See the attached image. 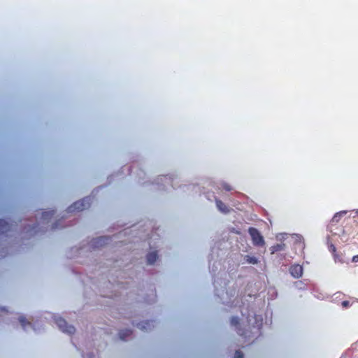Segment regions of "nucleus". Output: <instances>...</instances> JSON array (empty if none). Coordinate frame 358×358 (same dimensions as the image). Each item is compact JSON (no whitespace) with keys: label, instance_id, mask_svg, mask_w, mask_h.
<instances>
[{"label":"nucleus","instance_id":"f257e3e1","mask_svg":"<svg viewBox=\"0 0 358 358\" xmlns=\"http://www.w3.org/2000/svg\"><path fill=\"white\" fill-rule=\"evenodd\" d=\"M91 199L90 197H85L81 200L74 202L72 205L69 206L67 208L68 213H76L80 212L90 207Z\"/></svg>","mask_w":358,"mask_h":358},{"label":"nucleus","instance_id":"f03ea898","mask_svg":"<svg viewBox=\"0 0 358 358\" xmlns=\"http://www.w3.org/2000/svg\"><path fill=\"white\" fill-rule=\"evenodd\" d=\"M55 324L57 325L59 329L64 333L68 334H73L76 331V329L73 326L69 324L62 317H58L55 318Z\"/></svg>","mask_w":358,"mask_h":358},{"label":"nucleus","instance_id":"7ed1b4c3","mask_svg":"<svg viewBox=\"0 0 358 358\" xmlns=\"http://www.w3.org/2000/svg\"><path fill=\"white\" fill-rule=\"evenodd\" d=\"M248 232L251 236L252 243L256 246H264L265 244L263 236L258 229L255 227H250Z\"/></svg>","mask_w":358,"mask_h":358},{"label":"nucleus","instance_id":"20e7f679","mask_svg":"<svg viewBox=\"0 0 358 358\" xmlns=\"http://www.w3.org/2000/svg\"><path fill=\"white\" fill-rule=\"evenodd\" d=\"M290 274L295 278H299L302 276L303 267L299 264L292 265L289 268Z\"/></svg>","mask_w":358,"mask_h":358},{"label":"nucleus","instance_id":"39448f33","mask_svg":"<svg viewBox=\"0 0 358 358\" xmlns=\"http://www.w3.org/2000/svg\"><path fill=\"white\" fill-rule=\"evenodd\" d=\"M110 238L108 236H101L97 238L93 239L92 245L94 248H99L107 244Z\"/></svg>","mask_w":358,"mask_h":358},{"label":"nucleus","instance_id":"423d86ee","mask_svg":"<svg viewBox=\"0 0 358 358\" xmlns=\"http://www.w3.org/2000/svg\"><path fill=\"white\" fill-rule=\"evenodd\" d=\"M153 320H146L138 324V327L142 331H149L154 327Z\"/></svg>","mask_w":358,"mask_h":358},{"label":"nucleus","instance_id":"0eeeda50","mask_svg":"<svg viewBox=\"0 0 358 358\" xmlns=\"http://www.w3.org/2000/svg\"><path fill=\"white\" fill-rule=\"evenodd\" d=\"M216 206L218 210L222 213L227 214L229 213L231 210L230 208L224 203L220 199H215Z\"/></svg>","mask_w":358,"mask_h":358},{"label":"nucleus","instance_id":"6e6552de","mask_svg":"<svg viewBox=\"0 0 358 358\" xmlns=\"http://www.w3.org/2000/svg\"><path fill=\"white\" fill-rule=\"evenodd\" d=\"M11 229V225L3 219H0V235H3L9 231Z\"/></svg>","mask_w":358,"mask_h":358},{"label":"nucleus","instance_id":"1a4fd4ad","mask_svg":"<svg viewBox=\"0 0 358 358\" xmlns=\"http://www.w3.org/2000/svg\"><path fill=\"white\" fill-rule=\"evenodd\" d=\"M55 210H45L41 213V220L43 222H48L55 215Z\"/></svg>","mask_w":358,"mask_h":358},{"label":"nucleus","instance_id":"9d476101","mask_svg":"<svg viewBox=\"0 0 358 358\" xmlns=\"http://www.w3.org/2000/svg\"><path fill=\"white\" fill-rule=\"evenodd\" d=\"M286 248V245L285 243H278V244H275L274 245H272L269 250H270V252H271V254H274L277 252H279V251H282L285 249Z\"/></svg>","mask_w":358,"mask_h":358},{"label":"nucleus","instance_id":"9b49d317","mask_svg":"<svg viewBox=\"0 0 358 358\" xmlns=\"http://www.w3.org/2000/svg\"><path fill=\"white\" fill-rule=\"evenodd\" d=\"M158 259L157 252H151L147 255V262L148 264H153Z\"/></svg>","mask_w":358,"mask_h":358},{"label":"nucleus","instance_id":"f8f14e48","mask_svg":"<svg viewBox=\"0 0 358 358\" xmlns=\"http://www.w3.org/2000/svg\"><path fill=\"white\" fill-rule=\"evenodd\" d=\"M133 334V331L131 329H123L119 332L120 338L122 341H126L127 338L131 336Z\"/></svg>","mask_w":358,"mask_h":358},{"label":"nucleus","instance_id":"ddd939ff","mask_svg":"<svg viewBox=\"0 0 358 358\" xmlns=\"http://www.w3.org/2000/svg\"><path fill=\"white\" fill-rule=\"evenodd\" d=\"M19 321H20V324H21V325L22 326L23 328H26L27 326H31V322L27 321L26 317H24V316H20L19 317Z\"/></svg>","mask_w":358,"mask_h":358},{"label":"nucleus","instance_id":"4468645a","mask_svg":"<svg viewBox=\"0 0 358 358\" xmlns=\"http://www.w3.org/2000/svg\"><path fill=\"white\" fill-rule=\"evenodd\" d=\"M246 262L252 264H256L258 263V259L255 257H251L249 255L245 256Z\"/></svg>","mask_w":358,"mask_h":358},{"label":"nucleus","instance_id":"2eb2a0df","mask_svg":"<svg viewBox=\"0 0 358 358\" xmlns=\"http://www.w3.org/2000/svg\"><path fill=\"white\" fill-rule=\"evenodd\" d=\"M231 324L234 327H238L239 325V318L238 317H232L231 318Z\"/></svg>","mask_w":358,"mask_h":358},{"label":"nucleus","instance_id":"dca6fc26","mask_svg":"<svg viewBox=\"0 0 358 358\" xmlns=\"http://www.w3.org/2000/svg\"><path fill=\"white\" fill-rule=\"evenodd\" d=\"M221 186H222V188L223 189H224V190H226L227 192H229V191L232 190V187L228 183L223 182V183L221 184Z\"/></svg>","mask_w":358,"mask_h":358},{"label":"nucleus","instance_id":"f3484780","mask_svg":"<svg viewBox=\"0 0 358 358\" xmlns=\"http://www.w3.org/2000/svg\"><path fill=\"white\" fill-rule=\"evenodd\" d=\"M243 353L240 350H236L235 352L234 358H243Z\"/></svg>","mask_w":358,"mask_h":358},{"label":"nucleus","instance_id":"a211bd4d","mask_svg":"<svg viewBox=\"0 0 358 358\" xmlns=\"http://www.w3.org/2000/svg\"><path fill=\"white\" fill-rule=\"evenodd\" d=\"M37 227H38V224H33L31 226H29V228L28 229L27 231H30V232H31V231L36 232V229Z\"/></svg>","mask_w":358,"mask_h":358},{"label":"nucleus","instance_id":"6ab92c4d","mask_svg":"<svg viewBox=\"0 0 358 358\" xmlns=\"http://www.w3.org/2000/svg\"><path fill=\"white\" fill-rule=\"evenodd\" d=\"M60 220H57L52 226V229H59V228H62L64 227L63 226H61L60 227Z\"/></svg>","mask_w":358,"mask_h":358},{"label":"nucleus","instance_id":"aec40b11","mask_svg":"<svg viewBox=\"0 0 358 358\" xmlns=\"http://www.w3.org/2000/svg\"><path fill=\"white\" fill-rule=\"evenodd\" d=\"M350 306V302L348 301H343L342 302V306L343 308H348Z\"/></svg>","mask_w":358,"mask_h":358},{"label":"nucleus","instance_id":"412c9836","mask_svg":"<svg viewBox=\"0 0 358 358\" xmlns=\"http://www.w3.org/2000/svg\"><path fill=\"white\" fill-rule=\"evenodd\" d=\"M329 250L330 251L332 252V253H335L336 251V247L334 245H331L330 247H329Z\"/></svg>","mask_w":358,"mask_h":358},{"label":"nucleus","instance_id":"4be33fe9","mask_svg":"<svg viewBox=\"0 0 358 358\" xmlns=\"http://www.w3.org/2000/svg\"><path fill=\"white\" fill-rule=\"evenodd\" d=\"M353 262H358V255H355L352 257Z\"/></svg>","mask_w":358,"mask_h":358},{"label":"nucleus","instance_id":"5701e85b","mask_svg":"<svg viewBox=\"0 0 358 358\" xmlns=\"http://www.w3.org/2000/svg\"><path fill=\"white\" fill-rule=\"evenodd\" d=\"M337 217V215H335L334 217V219H336Z\"/></svg>","mask_w":358,"mask_h":358}]
</instances>
